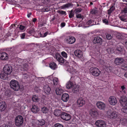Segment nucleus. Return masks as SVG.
<instances>
[{
  "label": "nucleus",
  "mask_w": 127,
  "mask_h": 127,
  "mask_svg": "<svg viewBox=\"0 0 127 127\" xmlns=\"http://www.w3.org/2000/svg\"><path fill=\"white\" fill-rule=\"evenodd\" d=\"M122 93H124V94H125V93H126V91H125V90H122Z\"/></svg>",
  "instance_id": "nucleus-64"
},
{
  "label": "nucleus",
  "mask_w": 127,
  "mask_h": 127,
  "mask_svg": "<svg viewBox=\"0 0 127 127\" xmlns=\"http://www.w3.org/2000/svg\"><path fill=\"white\" fill-rule=\"evenodd\" d=\"M39 34H40V37H44V36H43V35L42 34H41V32H39Z\"/></svg>",
  "instance_id": "nucleus-63"
},
{
  "label": "nucleus",
  "mask_w": 127,
  "mask_h": 127,
  "mask_svg": "<svg viewBox=\"0 0 127 127\" xmlns=\"http://www.w3.org/2000/svg\"><path fill=\"white\" fill-rule=\"evenodd\" d=\"M37 20V19L35 18H33V19L32 21L34 22H35Z\"/></svg>",
  "instance_id": "nucleus-62"
},
{
  "label": "nucleus",
  "mask_w": 127,
  "mask_h": 127,
  "mask_svg": "<svg viewBox=\"0 0 127 127\" xmlns=\"http://www.w3.org/2000/svg\"><path fill=\"white\" fill-rule=\"evenodd\" d=\"M32 101L35 102H37L40 99L39 98L38 96L35 95H34L32 96Z\"/></svg>",
  "instance_id": "nucleus-31"
},
{
  "label": "nucleus",
  "mask_w": 127,
  "mask_h": 127,
  "mask_svg": "<svg viewBox=\"0 0 127 127\" xmlns=\"http://www.w3.org/2000/svg\"><path fill=\"white\" fill-rule=\"evenodd\" d=\"M65 23H62L61 24V26L62 27H63L65 26Z\"/></svg>",
  "instance_id": "nucleus-58"
},
{
  "label": "nucleus",
  "mask_w": 127,
  "mask_h": 127,
  "mask_svg": "<svg viewBox=\"0 0 127 127\" xmlns=\"http://www.w3.org/2000/svg\"><path fill=\"white\" fill-rule=\"evenodd\" d=\"M48 109L45 107H43L41 108V111L43 113H46L48 111Z\"/></svg>",
  "instance_id": "nucleus-36"
},
{
  "label": "nucleus",
  "mask_w": 127,
  "mask_h": 127,
  "mask_svg": "<svg viewBox=\"0 0 127 127\" xmlns=\"http://www.w3.org/2000/svg\"><path fill=\"white\" fill-rule=\"evenodd\" d=\"M76 56L79 58H81L83 57V52L81 50L77 49L74 52Z\"/></svg>",
  "instance_id": "nucleus-16"
},
{
  "label": "nucleus",
  "mask_w": 127,
  "mask_h": 127,
  "mask_svg": "<svg viewBox=\"0 0 127 127\" xmlns=\"http://www.w3.org/2000/svg\"><path fill=\"white\" fill-rule=\"evenodd\" d=\"M23 75H24V77H28V75L26 73H25L24 74H23Z\"/></svg>",
  "instance_id": "nucleus-60"
},
{
  "label": "nucleus",
  "mask_w": 127,
  "mask_h": 127,
  "mask_svg": "<svg viewBox=\"0 0 127 127\" xmlns=\"http://www.w3.org/2000/svg\"><path fill=\"white\" fill-rule=\"evenodd\" d=\"M63 90L61 88H57L55 90V92L57 95H61L63 92Z\"/></svg>",
  "instance_id": "nucleus-27"
},
{
  "label": "nucleus",
  "mask_w": 127,
  "mask_h": 127,
  "mask_svg": "<svg viewBox=\"0 0 127 127\" xmlns=\"http://www.w3.org/2000/svg\"><path fill=\"white\" fill-rule=\"evenodd\" d=\"M61 54V55L63 57L65 58H66L67 57V54L64 52H62Z\"/></svg>",
  "instance_id": "nucleus-44"
},
{
  "label": "nucleus",
  "mask_w": 127,
  "mask_h": 127,
  "mask_svg": "<svg viewBox=\"0 0 127 127\" xmlns=\"http://www.w3.org/2000/svg\"><path fill=\"white\" fill-rule=\"evenodd\" d=\"M115 8L113 6H112L110 9L108 10V13L109 15H110L112 11L114 10Z\"/></svg>",
  "instance_id": "nucleus-38"
},
{
  "label": "nucleus",
  "mask_w": 127,
  "mask_h": 127,
  "mask_svg": "<svg viewBox=\"0 0 127 127\" xmlns=\"http://www.w3.org/2000/svg\"><path fill=\"white\" fill-rule=\"evenodd\" d=\"M55 58L57 61L61 64H63L65 60L58 53H56L55 55Z\"/></svg>",
  "instance_id": "nucleus-10"
},
{
  "label": "nucleus",
  "mask_w": 127,
  "mask_h": 127,
  "mask_svg": "<svg viewBox=\"0 0 127 127\" xmlns=\"http://www.w3.org/2000/svg\"><path fill=\"white\" fill-rule=\"evenodd\" d=\"M6 105L4 101H2L0 103V112L4 111L6 108Z\"/></svg>",
  "instance_id": "nucleus-20"
},
{
  "label": "nucleus",
  "mask_w": 127,
  "mask_h": 127,
  "mask_svg": "<svg viewBox=\"0 0 127 127\" xmlns=\"http://www.w3.org/2000/svg\"><path fill=\"white\" fill-rule=\"evenodd\" d=\"M42 11L44 12H47L49 11L50 10V9L49 8H43L42 9Z\"/></svg>",
  "instance_id": "nucleus-53"
},
{
  "label": "nucleus",
  "mask_w": 127,
  "mask_h": 127,
  "mask_svg": "<svg viewBox=\"0 0 127 127\" xmlns=\"http://www.w3.org/2000/svg\"><path fill=\"white\" fill-rule=\"evenodd\" d=\"M96 105L98 108L102 110H104L106 106L105 103L101 101L97 102L96 103Z\"/></svg>",
  "instance_id": "nucleus-14"
},
{
  "label": "nucleus",
  "mask_w": 127,
  "mask_h": 127,
  "mask_svg": "<svg viewBox=\"0 0 127 127\" xmlns=\"http://www.w3.org/2000/svg\"><path fill=\"white\" fill-rule=\"evenodd\" d=\"M32 13H29L27 15V16L28 18H29L30 17V15H31Z\"/></svg>",
  "instance_id": "nucleus-61"
},
{
  "label": "nucleus",
  "mask_w": 127,
  "mask_h": 127,
  "mask_svg": "<svg viewBox=\"0 0 127 127\" xmlns=\"http://www.w3.org/2000/svg\"><path fill=\"white\" fill-rule=\"evenodd\" d=\"M25 34L24 33L21 34L20 36L22 39H24L25 38Z\"/></svg>",
  "instance_id": "nucleus-55"
},
{
  "label": "nucleus",
  "mask_w": 127,
  "mask_h": 127,
  "mask_svg": "<svg viewBox=\"0 0 127 127\" xmlns=\"http://www.w3.org/2000/svg\"><path fill=\"white\" fill-rule=\"evenodd\" d=\"M66 42L69 44H72L75 41L76 39L73 36H67L65 38Z\"/></svg>",
  "instance_id": "nucleus-4"
},
{
  "label": "nucleus",
  "mask_w": 127,
  "mask_h": 127,
  "mask_svg": "<svg viewBox=\"0 0 127 127\" xmlns=\"http://www.w3.org/2000/svg\"><path fill=\"white\" fill-rule=\"evenodd\" d=\"M1 127H12L10 125L8 124H3Z\"/></svg>",
  "instance_id": "nucleus-47"
},
{
  "label": "nucleus",
  "mask_w": 127,
  "mask_h": 127,
  "mask_svg": "<svg viewBox=\"0 0 127 127\" xmlns=\"http://www.w3.org/2000/svg\"><path fill=\"white\" fill-rule=\"evenodd\" d=\"M95 124L96 126L99 127H105L106 123L105 122L102 120H98L96 121Z\"/></svg>",
  "instance_id": "nucleus-12"
},
{
  "label": "nucleus",
  "mask_w": 127,
  "mask_h": 127,
  "mask_svg": "<svg viewBox=\"0 0 127 127\" xmlns=\"http://www.w3.org/2000/svg\"><path fill=\"white\" fill-rule=\"evenodd\" d=\"M73 91H78V88H77L76 86H74V88H73Z\"/></svg>",
  "instance_id": "nucleus-54"
},
{
  "label": "nucleus",
  "mask_w": 127,
  "mask_h": 127,
  "mask_svg": "<svg viewBox=\"0 0 127 127\" xmlns=\"http://www.w3.org/2000/svg\"><path fill=\"white\" fill-rule=\"evenodd\" d=\"M19 28L21 30H24V29L25 28V27L22 26V25H20V27H19Z\"/></svg>",
  "instance_id": "nucleus-56"
},
{
  "label": "nucleus",
  "mask_w": 127,
  "mask_h": 127,
  "mask_svg": "<svg viewBox=\"0 0 127 127\" xmlns=\"http://www.w3.org/2000/svg\"><path fill=\"white\" fill-rule=\"evenodd\" d=\"M69 99V96L67 94H63L62 95V100L65 102L67 101Z\"/></svg>",
  "instance_id": "nucleus-22"
},
{
  "label": "nucleus",
  "mask_w": 127,
  "mask_h": 127,
  "mask_svg": "<svg viewBox=\"0 0 127 127\" xmlns=\"http://www.w3.org/2000/svg\"><path fill=\"white\" fill-rule=\"evenodd\" d=\"M119 18L122 21L124 22H127V15L125 14L119 16Z\"/></svg>",
  "instance_id": "nucleus-23"
},
{
  "label": "nucleus",
  "mask_w": 127,
  "mask_h": 127,
  "mask_svg": "<svg viewBox=\"0 0 127 127\" xmlns=\"http://www.w3.org/2000/svg\"><path fill=\"white\" fill-rule=\"evenodd\" d=\"M0 58L2 60H6L8 59L6 54L4 52H0Z\"/></svg>",
  "instance_id": "nucleus-19"
},
{
  "label": "nucleus",
  "mask_w": 127,
  "mask_h": 127,
  "mask_svg": "<svg viewBox=\"0 0 127 127\" xmlns=\"http://www.w3.org/2000/svg\"><path fill=\"white\" fill-rule=\"evenodd\" d=\"M122 67L125 70H127V64H124L122 65Z\"/></svg>",
  "instance_id": "nucleus-48"
},
{
  "label": "nucleus",
  "mask_w": 127,
  "mask_h": 127,
  "mask_svg": "<svg viewBox=\"0 0 127 127\" xmlns=\"http://www.w3.org/2000/svg\"><path fill=\"white\" fill-rule=\"evenodd\" d=\"M61 118L66 121H68L70 119L71 116L69 114L65 112H63L61 116Z\"/></svg>",
  "instance_id": "nucleus-7"
},
{
  "label": "nucleus",
  "mask_w": 127,
  "mask_h": 127,
  "mask_svg": "<svg viewBox=\"0 0 127 127\" xmlns=\"http://www.w3.org/2000/svg\"><path fill=\"white\" fill-rule=\"evenodd\" d=\"M48 32H46L45 33H44V34L43 35V36H44V37L46 36H47V35L48 34Z\"/></svg>",
  "instance_id": "nucleus-57"
},
{
  "label": "nucleus",
  "mask_w": 127,
  "mask_h": 127,
  "mask_svg": "<svg viewBox=\"0 0 127 127\" xmlns=\"http://www.w3.org/2000/svg\"><path fill=\"white\" fill-rule=\"evenodd\" d=\"M21 70L23 71L26 70L27 69V64H23L21 65Z\"/></svg>",
  "instance_id": "nucleus-35"
},
{
  "label": "nucleus",
  "mask_w": 127,
  "mask_h": 127,
  "mask_svg": "<svg viewBox=\"0 0 127 127\" xmlns=\"http://www.w3.org/2000/svg\"><path fill=\"white\" fill-rule=\"evenodd\" d=\"M125 106L122 109V111L123 112L127 114V106Z\"/></svg>",
  "instance_id": "nucleus-40"
},
{
  "label": "nucleus",
  "mask_w": 127,
  "mask_h": 127,
  "mask_svg": "<svg viewBox=\"0 0 127 127\" xmlns=\"http://www.w3.org/2000/svg\"><path fill=\"white\" fill-rule=\"evenodd\" d=\"M74 16V14L73 12L71 10V12L70 14H69V17L70 18H71L72 17Z\"/></svg>",
  "instance_id": "nucleus-49"
},
{
  "label": "nucleus",
  "mask_w": 127,
  "mask_h": 127,
  "mask_svg": "<svg viewBox=\"0 0 127 127\" xmlns=\"http://www.w3.org/2000/svg\"><path fill=\"white\" fill-rule=\"evenodd\" d=\"M53 84L54 85L56 86L59 85L58 79L57 78H55L53 79Z\"/></svg>",
  "instance_id": "nucleus-33"
},
{
  "label": "nucleus",
  "mask_w": 127,
  "mask_h": 127,
  "mask_svg": "<svg viewBox=\"0 0 127 127\" xmlns=\"http://www.w3.org/2000/svg\"><path fill=\"white\" fill-rule=\"evenodd\" d=\"M107 114L108 117L110 118H115L117 117V115L115 112H112L111 110H108Z\"/></svg>",
  "instance_id": "nucleus-8"
},
{
  "label": "nucleus",
  "mask_w": 127,
  "mask_h": 127,
  "mask_svg": "<svg viewBox=\"0 0 127 127\" xmlns=\"http://www.w3.org/2000/svg\"><path fill=\"white\" fill-rule=\"evenodd\" d=\"M3 71L7 75L10 74L12 71V68L10 66L6 65L3 68Z\"/></svg>",
  "instance_id": "nucleus-5"
},
{
  "label": "nucleus",
  "mask_w": 127,
  "mask_h": 127,
  "mask_svg": "<svg viewBox=\"0 0 127 127\" xmlns=\"http://www.w3.org/2000/svg\"><path fill=\"white\" fill-rule=\"evenodd\" d=\"M73 86L72 83L71 82H68L66 84V87L68 89H70Z\"/></svg>",
  "instance_id": "nucleus-34"
},
{
  "label": "nucleus",
  "mask_w": 127,
  "mask_h": 127,
  "mask_svg": "<svg viewBox=\"0 0 127 127\" xmlns=\"http://www.w3.org/2000/svg\"><path fill=\"white\" fill-rule=\"evenodd\" d=\"M121 89H122V90H124L126 89L125 87L124 86H121Z\"/></svg>",
  "instance_id": "nucleus-59"
},
{
  "label": "nucleus",
  "mask_w": 127,
  "mask_h": 127,
  "mask_svg": "<svg viewBox=\"0 0 127 127\" xmlns=\"http://www.w3.org/2000/svg\"><path fill=\"white\" fill-rule=\"evenodd\" d=\"M124 62V60L123 59L120 58H116L114 61L115 64L118 65H121Z\"/></svg>",
  "instance_id": "nucleus-17"
},
{
  "label": "nucleus",
  "mask_w": 127,
  "mask_h": 127,
  "mask_svg": "<svg viewBox=\"0 0 127 127\" xmlns=\"http://www.w3.org/2000/svg\"><path fill=\"white\" fill-rule=\"evenodd\" d=\"M44 91L45 93L47 94H50L51 91V88L48 85H46L44 87Z\"/></svg>",
  "instance_id": "nucleus-21"
},
{
  "label": "nucleus",
  "mask_w": 127,
  "mask_h": 127,
  "mask_svg": "<svg viewBox=\"0 0 127 127\" xmlns=\"http://www.w3.org/2000/svg\"><path fill=\"white\" fill-rule=\"evenodd\" d=\"M7 75L4 71L2 72L0 74V77L1 79L5 80L6 78Z\"/></svg>",
  "instance_id": "nucleus-26"
},
{
  "label": "nucleus",
  "mask_w": 127,
  "mask_h": 127,
  "mask_svg": "<svg viewBox=\"0 0 127 127\" xmlns=\"http://www.w3.org/2000/svg\"><path fill=\"white\" fill-rule=\"evenodd\" d=\"M34 121L37 122L38 125L41 126L44 125L45 123V121L43 119L41 120L40 121L35 120Z\"/></svg>",
  "instance_id": "nucleus-29"
},
{
  "label": "nucleus",
  "mask_w": 127,
  "mask_h": 127,
  "mask_svg": "<svg viewBox=\"0 0 127 127\" xmlns=\"http://www.w3.org/2000/svg\"><path fill=\"white\" fill-rule=\"evenodd\" d=\"M121 13L123 14L127 13V8H124L122 10Z\"/></svg>",
  "instance_id": "nucleus-46"
},
{
  "label": "nucleus",
  "mask_w": 127,
  "mask_h": 127,
  "mask_svg": "<svg viewBox=\"0 0 127 127\" xmlns=\"http://www.w3.org/2000/svg\"><path fill=\"white\" fill-rule=\"evenodd\" d=\"M23 122V117L20 116H17L15 118V124L16 126L19 127L22 125Z\"/></svg>",
  "instance_id": "nucleus-2"
},
{
  "label": "nucleus",
  "mask_w": 127,
  "mask_h": 127,
  "mask_svg": "<svg viewBox=\"0 0 127 127\" xmlns=\"http://www.w3.org/2000/svg\"><path fill=\"white\" fill-rule=\"evenodd\" d=\"M120 102L123 106L127 105V98L126 96H121L119 99Z\"/></svg>",
  "instance_id": "nucleus-6"
},
{
  "label": "nucleus",
  "mask_w": 127,
  "mask_h": 127,
  "mask_svg": "<svg viewBox=\"0 0 127 127\" xmlns=\"http://www.w3.org/2000/svg\"><path fill=\"white\" fill-rule=\"evenodd\" d=\"M102 21L104 23H105L106 24H108V21L107 19H104L102 20Z\"/></svg>",
  "instance_id": "nucleus-52"
},
{
  "label": "nucleus",
  "mask_w": 127,
  "mask_h": 127,
  "mask_svg": "<svg viewBox=\"0 0 127 127\" xmlns=\"http://www.w3.org/2000/svg\"><path fill=\"white\" fill-rule=\"evenodd\" d=\"M57 12L61 14L66 15V12L61 10H58L57 11Z\"/></svg>",
  "instance_id": "nucleus-45"
},
{
  "label": "nucleus",
  "mask_w": 127,
  "mask_h": 127,
  "mask_svg": "<svg viewBox=\"0 0 127 127\" xmlns=\"http://www.w3.org/2000/svg\"><path fill=\"white\" fill-rule=\"evenodd\" d=\"M94 22V21L90 19L87 22V24L88 25H90L92 23Z\"/></svg>",
  "instance_id": "nucleus-50"
},
{
  "label": "nucleus",
  "mask_w": 127,
  "mask_h": 127,
  "mask_svg": "<svg viewBox=\"0 0 127 127\" xmlns=\"http://www.w3.org/2000/svg\"><path fill=\"white\" fill-rule=\"evenodd\" d=\"M90 73L94 76H97L100 74V71L98 68L95 67H91L90 69Z\"/></svg>",
  "instance_id": "nucleus-3"
},
{
  "label": "nucleus",
  "mask_w": 127,
  "mask_h": 127,
  "mask_svg": "<svg viewBox=\"0 0 127 127\" xmlns=\"http://www.w3.org/2000/svg\"><path fill=\"white\" fill-rule=\"evenodd\" d=\"M97 12V9L96 8H95L91 10V13L93 14H95Z\"/></svg>",
  "instance_id": "nucleus-39"
},
{
  "label": "nucleus",
  "mask_w": 127,
  "mask_h": 127,
  "mask_svg": "<svg viewBox=\"0 0 127 127\" xmlns=\"http://www.w3.org/2000/svg\"><path fill=\"white\" fill-rule=\"evenodd\" d=\"M85 99L80 97L78 99L77 101V104L79 107H81L85 104Z\"/></svg>",
  "instance_id": "nucleus-11"
},
{
  "label": "nucleus",
  "mask_w": 127,
  "mask_h": 127,
  "mask_svg": "<svg viewBox=\"0 0 127 127\" xmlns=\"http://www.w3.org/2000/svg\"><path fill=\"white\" fill-rule=\"evenodd\" d=\"M10 88L14 91H18L20 88L19 83L16 81L11 80L10 82Z\"/></svg>",
  "instance_id": "nucleus-1"
},
{
  "label": "nucleus",
  "mask_w": 127,
  "mask_h": 127,
  "mask_svg": "<svg viewBox=\"0 0 127 127\" xmlns=\"http://www.w3.org/2000/svg\"><path fill=\"white\" fill-rule=\"evenodd\" d=\"M50 67L52 69L54 70L57 68V65L53 62H51L49 64Z\"/></svg>",
  "instance_id": "nucleus-25"
},
{
  "label": "nucleus",
  "mask_w": 127,
  "mask_h": 127,
  "mask_svg": "<svg viewBox=\"0 0 127 127\" xmlns=\"http://www.w3.org/2000/svg\"><path fill=\"white\" fill-rule=\"evenodd\" d=\"M76 16L77 18H82V16L81 14H76Z\"/></svg>",
  "instance_id": "nucleus-51"
},
{
  "label": "nucleus",
  "mask_w": 127,
  "mask_h": 127,
  "mask_svg": "<svg viewBox=\"0 0 127 127\" xmlns=\"http://www.w3.org/2000/svg\"><path fill=\"white\" fill-rule=\"evenodd\" d=\"M106 35L107 39L108 40L111 39L113 37V35L112 34L106 33Z\"/></svg>",
  "instance_id": "nucleus-30"
},
{
  "label": "nucleus",
  "mask_w": 127,
  "mask_h": 127,
  "mask_svg": "<svg viewBox=\"0 0 127 127\" xmlns=\"http://www.w3.org/2000/svg\"><path fill=\"white\" fill-rule=\"evenodd\" d=\"M121 121L123 125H125L127 123V119L126 118L122 120H121Z\"/></svg>",
  "instance_id": "nucleus-41"
},
{
  "label": "nucleus",
  "mask_w": 127,
  "mask_h": 127,
  "mask_svg": "<svg viewBox=\"0 0 127 127\" xmlns=\"http://www.w3.org/2000/svg\"><path fill=\"white\" fill-rule=\"evenodd\" d=\"M73 4L72 3H66L61 6L62 8H68L70 7L73 6Z\"/></svg>",
  "instance_id": "nucleus-28"
},
{
  "label": "nucleus",
  "mask_w": 127,
  "mask_h": 127,
  "mask_svg": "<svg viewBox=\"0 0 127 127\" xmlns=\"http://www.w3.org/2000/svg\"><path fill=\"white\" fill-rule=\"evenodd\" d=\"M123 49L120 45L117 46L114 51V53L117 54H122Z\"/></svg>",
  "instance_id": "nucleus-15"
},
{
  "label": "nucleus",
  "mask_w": 127,
  "mask_h": 127,
  "mask_svg": "<svg viewBox=\"0 0 127 127\" xmlns=\"http://www.w3.org/2000/svg\"><path fill=\"white\" fill-rule=\"evenodd\" d=\"M53 127H63V126L61 124L56 123L54 125Z\"/></svg>",
  "instance_id": "nucleus-42"
},
{
  "label": "nucleus",
  "mask_w": 127,
  "mask_h": 127,
  "mask_svg": "<svg viewBox=\"0 0 127 127\" xmlns=\"http://www.w3.org/2000/svg\"><path fill=\"white\" fill-rule=\"evenodd\" d=\"M8 50L10 52V53L14 52H15V49L14 47H11L8 48Z\"/></svg>",
  "instance_id": "nucleus-43"
},
{
  "label": "nucleus",
  "mask_w": 127,
  "mask_h": 127,
  "mask_svg": "<svg viewBox=\"0 0 127 127\" xmlns=\"http://www.w3.org/2000/svg\"><path fill=\"white\" fill-rule=\"evenodd\" d=\"M109 102L111 105H115L117 103V100L116 98L114 96H110L108 99Z\"/></svg>",
  "instance_id": "nucleus-9"
},
{
  "label": "nucleus",
  "mask_w": 127,
  "mask_h": 127,
  "mask_svg": "<svg viewBox=\"0 0 127 127\" xmlns=\"http://www.w3.org/2000/svg\"><path fill=\"white\" fill-rule=\"evenodd\" d=\"M39 109L38 107L35 105H32V107L31 109L32 111L34 113H36L38 112Z\"/></svg>",
  "instance_id": "nucleus-18"
},
{
  "label": "nucleus",
  "mask_w": 127,
  "mask_h": 127,
  "mask_svg": "<svg viewBox=\"0 0 127 127\" xmlns=\"http://www.w3.org/2000/svg\"><path fill=\"white\" fill-rule=\"evenodd\" d=\"M89 114L92 116H94L96 115L97 114L96 111L91 109L89 111Z\"/></svg>",
  "instance_id": "nucleus-32"
},
{
  "label": "nucleus",
  "mask_w": 127,
  "mask_h": 127,
  "mask_svg": "<svg viewBox=\"0 0 127 127\" xmlns=\"http://www.w3.org/2000/svg\"><path fill=\"white\" fill-rule=\"evenodd\" d=\"M82 10V9L81 8H77L75 9L74 12L76 14H77L80 12Z\"/></svg>",
  "instance_id": "nucleus-37"
},
{
  "label": "nucleus",
  "mask_w": 127,
  "mask_h": 127,
  "mask_svg": "<svg viewBox=\"0 0 127 127\" xmlns=\"http://www.w3.org/2000/svg\"><path fill=\"white\" fill-rule=\"evenodd\" d=\"M54 115L56 116H59L62 114V111L61 110L57 109L55 110L54 111Z\"/></svg>",
  "instance_id": "nucleus-24"
},
{
  "label": "nucleus",
  "mask_w": 127,
  "mask_h": 127,
  "mask_svg": "<svg viewBox=\"0 0 127 127\" xmlns=\"http://www.w3.org/2000/svg\"><path fill=\"white\" fill-rule=\"evenodd\" d=\"M102 39L101 37L98 36L95 37L93 40V42L95 44L99 43L100 44H102Z\"/></svg>",
  "instance_id": "nucleus-13"
}]
</instances>
